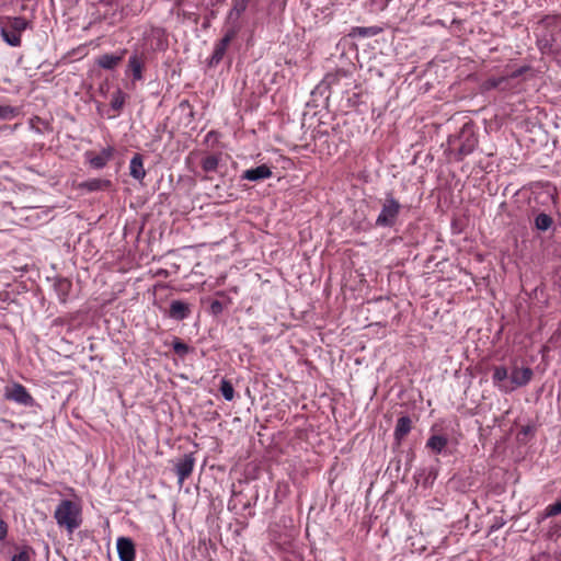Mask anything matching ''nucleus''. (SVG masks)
Instances as JSON below:
<instances>
[{"label": "nucleus", "mask_w": 561, "mask_h": 561, "mask_svg": "<svg viewBox=\"0 0 561 561\" xmlns=\"http://www.w3.org/2000/svg\"><path fill=\"white\" fill-rule=\"evenodd\" d=\"M152 34H153L154 36H157V37H162V36H164V34H165V33H164V30H163V28H161V27H154V28H152Z\"/></svg>", "instance_id": "35"}, {"label": "nucleus", "mask_w": 561, "mask_h": 561, "mask_svg": "<svg viewBox=\"0 0 561 561\" xmlns=\"http://www.w3.org/2000/svg\"><path fill=\"white\" fill-rule=\"evenodd\" d=\"M219 154H209L202 160V169L205 172H215L219 164Z\"/></svg>", "instance_id": "26"}, {"label": "nucleus", "mask_w": 561, "mask_h": 561, "mask_svg": "<svg viewBox=\"0 0 561 561\" xmlns=\"http://www.w3.org/2000/svg\"><path fill=\"white\" fill-rule=\"evenodd\" d=\"M19 115V108L11 105H0V119L9 121Z\"/></svg>", "instance_id": "29"}, {"label": "nucleus", "mask_w": 561, "mask_h": 561, "mask_svg": "<svg viewBox=\"0 0 561 561\" xmlns=\"http://www.w3.org/2000/svg\"><path fill=\"white\" fill-rule=\"evenodd\" d=\"M195 461L196 459L193 453L184 454L171 460L173 470L178 477L179 486H182L184 481L192 474Z\"/></svg>", "instance_id": "4"}, {"label": "nucleus", "mask_w": 561, "mask_h": 561, "mask_svg": "<svg viewBox=\"0 0 561 561\" xmlns=\"http://www.w3.org/2000/svg\"><path fill=\"white\" fill-rule=\"evenodd\" d=\"M129 174L133 179L141 182L146 176L144 158L140 153H135L129 162Z\"/></svg>", "instance_id": "14"}, {"label": "nucleus", "mask_w": 561, "mask_h": 561, "mask_svg": "<svg viewBox=\"0 0 561 561\" xmlns=\"http://www.w3.org/2000/svg\"><path fill=\"white\" fill-rule=\"evenodd\" d=\"M4 398L13 401L16 404L31 408L35 404L34 398L31 396L28 390L21 383L14 382L11 386L5 387Z\"/></svg>", "instance_id": "5"}, {"label": "nucleus", "mask_w": 561, "mask_h": 561, "mask_svg": "<svg viewBox=\"0 0 561 561\" xmlns=\"http://www.w3.org/2000/svg\"><path fill=\"white\" fill-rule=\"evenodd\" d=\"M503 525H504V523H503V522H501V523H494V524L490 527V531L499 530Z\"/></svg>", "instance_id": "37"}, {"label": "nucleus", "mask_w": 561, "mask_h": 561, "mask_svg": "<svg viewBox=\"0 0 561 561\" xmlns=\"http://www.w3.org/2000/svg\"><path fill=\"white\" fill-rule=\"evenodd\" d=\"M7 24L13 32L20 33L21 35L28 27V22L23 16L7 18Z\"/></svg>", "instance_id": "23"}, {"label": "nucleus", "mask_w": 561, "mask_h": 561, "mask_svg": "<svg viewBox=\"0 0 561 561\" xmlns=\"http://www.w3.org/2000/svg\"><path fill=\"white\" fill-rule=\"evenodd\" d=\"M523 71H524L523 69L517 70L516 72L513 73V77H517V76L522 75Z\"/></svg>", "instance_id": "39"}, {"label": "nucleus", "mask_w": 561, "mask_h": 561, "mask_svg": "<svg viewBox=\"0 0 561 561\" xmlns=\"http://www.w3.org/2000/svg\"><path fill=\"white\" fill-rule=\"evenodd\" d=\"M561 514V500L550 504L545 510V517H552Z\"/></svg>", "instance_id": "30"}, {"label": "nucleus", "mask_w": 561, "mask_h": 561, "mask_svg": "<svg viewBox=\"0 0 561 561\" xmlns=\"http://www.w3.org/2000/svg\"><path fill=\"white\" fill-rule=\"evenodd\" d=\"M553 219L546 213H540L535 217V227L540 231H547L551 228Z\"/></svg>", "instance_id": "25"}, {"label": "nucleus", "mask_w": 561, "mask_h": 561, "mask_svg": "<svg viewBox=\"0 0 561 561\" xmlns=\"http://www.w3.org/2000/svg\"><path fill=\"white\" fill-rule=\"evenodd\" d=\"M358 30H359V34L365 35V36L376 34L375 32H370V28L362 27Z\"/></svg>", "instance_id": "36"}, {"label": "nucleus", "mask_w": 561, "mask_h": 561, "mask_svg": "<svg viewBox=\"0 0 561 561\" xmlns=\"http://www.w3.org/2000/svg\"><path fill=\"white\" fill-rule=\"evenodd\" d=\"M553 43H554V37L551 34L550 35H542V36L537 38L538 48L540 49V51L542 54H551V53H553Z\"/></svg>", "instance_id": "24"}, {"label": "nucleus", "mask_w": 561, "mask_h": 561, "mask_svg": "<svg viewBox=\"0 0 561 561\" xmlns=\"http://www.w3.org/2000/svg\"><path fill=\"white\" fill-rule=\"evenodd\" d=\"M448 439L442 435H433L426 442V447L436 454H440L447 446Z\"/></svg>", "instance_id": "20"}, {"label": "nucleus", "mask_w": 561, "mask_h": 561, "mask_svg": "<svg viewBox=\"0 0 561 561\" xmlns=\"http://www.w3.org/2000/svg\"><path fill=\"white\" fill-rule=\"evenodd\" d=\"M125 54L126 49L121 50L118 54H104L99 56L95 62L100 68L113 70L122 62Z\"/></svg>", "instance_id": "10"}, {"label": "nucleus", "mask_w": 561, "mask_h": 561, "mask_svg": "<svg viewBox=\"0 0 561 561\" xmlns=\"http://www.w3.org/2000/svg\"><path fill=\"white\" fill-rule=\"evenodd\" d=\"M116 548L121 561H135L136 549L130 538L119 537L116 542Z\"/></svg>", "instance_id": "8"}, {"label": "nucleus", "mask_w": 561, "mask_h": 561, "mask_svg": "<svg viewBox=\"0 0 561 561\" xmlns=\"http://www.w3.org/2000/svg\"><path fill=\"white\" fill-rule=\"evenodd\" d=\"M554 21H556L554 16H546L545 19H542L540 21V23L546 25V26H550L552 23H554Z\"/></svg>", "instance_id": "34"}, {"label": "nucleus", "mask_w": 561, "mask_h": 561, "mask_svg": "<svg viewBox=\"0 0 561 561\" xmlns=\"http://www.w3.org/2000/svg\"><path fill=\"white\" fill-rule=\"evenodd\" d=\"M7 535V525L5 523L0 519V540H2Z\"/></svg>", "instance_id": "33"}, {"label": "nucleus", "mask_w": 561, "mask_h": 561, "mask_svg": "<svg viewBox=\"0 0 561 561\" xmlns=\"http://www.w3.org/2000/svg\"><path fill=\"white\" fill-rule=\"evenodd\" d=\"M530 431H531L530 426H525V427L522 428V433H524L525 435L530 433Z\"/></svg>", "instance_id": "38"}, {"label": "nucleus", "mask_w": 561, "mask_h": 561, "mask_svg": "<svg viewBox=\"0 0 561 561\" xmlns=\"http://www.w3.org/2000/svg\"><path fill=\"white\" fill-rule=\"evenodd\" d=\"M507 379H508V370L505 366H495L493 368V374H492L493 385L505 393L511 392L510 381H507Z\"/></svg>", "instance_id": "11"}, {"label": "nucleus", "mask_w": 561, "mask_h": 561, "mask_svg": "<svg viewBox=\"0 0 561 561\" xmlns=\"http://www.w3.org/2000/svg\"><path fill=\"white\" fill-rule=\"evenodd\" d=\"M272 170L266 164H261L256 168L248 169L241 174L242 180L257 182L272 176Z\"/></svg>", "instance_id": "12"}, {"label": "nucleus", "mask_w": 561, "mask_h": 561, "mask_svg": "<svg viewBox=\"0 0 561 561\" xmlns=\"http://www.w3.org/2000/svg\"><path fill=\"white\" fill-rule=\"evenodd\" d=\"M0 36L11 47L21 46V34L13 32L7 23L0 26Z\"/></svg>", "instance_id": "15"}, {"label": "nucleus", "mask_w": 561, "mask_h": 561, "mask_svg": "<svg viewBox=\"0 0 561 561\" xmlns=\"http://www.w3.org/2000/svg\"><path fill=\"white\" fill-rule=\"evenodd\" d=\"M251 0H232V7L228 12L229 21H238L245 12Z\"/></svg>", "instance_id": "19"}, {"label": "nucleus", "mask_w": 561, "mask_h": 561, "mask_svg": "<svg viewBox=\"0 0 561 561\" xmlns=\"http://www.w3.org/2000/svg\"><path fill=\"white\" fill-rule=\"evenodd\" d=\"M400 202L394 198L391 192L386 193L385 199L381 203V209L375 220V226L379 228H392L399 218L401 211Z\"/></svg>", "instance_id": "2"}, {"label": "nucleus", "mask_w": 561, "mask_h": 561, "mask_svg": "<svg viewBox=\"0 0 561 561\" xmlns=\"http://www.w3.org/2000/svg\"><path fill=\"white\" fill-rule=\"evenodd\" d=\"M72 284L68 278H57L54 283V290L60 302H66L71 291Z\"/></svg>", "instance_id": "17"}, {"label": "nucleus", "mask_w": 561, "mask_h": 561, "mask_svg": "<svg viewBox=\"0 0 561 561\" xmlns=\"http://www.w3.org/2000/svg\"><path fill=\"white\" fill-rule=\"evenodd\" d=\"M190 305L182 300H172L169 308V317L181 321L190 317Z\"/></svg>", "instance_id": "13"}, {"label": "nucleus", "mask_w": 561, "mask_h": 561, "mask_svg": "<svg viewBox=\"0 0 561 561\" xmlns=\"http://www.w3.org/2000/svg\"><path fill=\"white\" fill-rule=\"evenodd\" d=\"M534 376L530 367L514 366L510 375V388L514 391L516 388L528 385Z\"/></svg>", "instance_id": "7"}, {"label": "nucleus", "mask_w": 561, "mask_h": 561, "mask_svg": "<svg viewBox=\"0 0 561 561\" xmlns=\"http://www.w3.org/2000/svg\"><path fill=\"white\" fill-rule=\"evenodd\" d=\"M114 148L106 147L102 149V151L98 154H93L92 152H87L85 157L93 169L100 170L103 169L107 162L113 158Z\"/></svg>", "instance_id": "9"}, {"label": "nucleus", "mask_w": 561, "mask_h": 561, "mask_svg": "<svg viewBox=\"0 0 561 561\" xmlns=\"http://www.w3.org/2000/svg\"><path fill=\"white\" fill-rule=\"evenodd\" d=\"M411 428L412 421L408 415L399 417L393 433L394 439L400 443L410 433Z\"/></svg>", "instance_id": "16"}, {"label": "nucleus", "mask_w": 561, "mask_h": 561, "mask_svg": "<svg viewBox=\"0 0 561 561\" xmlns=\"http://www.w3.org/2000/svg\"><path fill=\"white\" fill-rule=\"evenodd\" d=\"M239 28L233 26L225 32L220 41L215 44L214 51L208 60L209 67H216L222 60L231 41L237 36Z\"/></svg>", "instance_id": "6"}, {"label": "nucleus", "mask_w": 561, "mask_h": 561, "mask_svg": "<svg viewBox=\"0 0 561 561\" xmlns=\"http://www.w3.org/2000/svg\"><path fill=\"white\" fill-rule=\"evenodd\" d=\"M126 98H127L126 93H124L121 89H116L112 93L111 103H110L111 108L113 111H115L116 113H119L125 105Z\"/></svg>", "instance_id": "21"}, {"label": "nucleus", "mask_w": 561, "mask_h": 561, "mask_svg": "<svg viewBox=\"0 0 561 561\" xmlns=\"http://www.w3.org/2000/svg\"><path fill=\"white\" fill-rule=\"evenodd\" d=\"M54 517L60 527L72 534L82 523L80 506L70 500H62L56 507Z\"/></svg>", "instance_id": "1"}, {"label": "nucleus", "mask_w": 561, "mask_h": 561, "mask_svg": "<svg viewBox=\"0 0 561 561\" xmlns=\"http://www.w3.org/2000/svg\"><path fill=\"white\" fill-rule=\"evenodd\" d=\"M11 561H30L28 548H24L19 553L14 554Z\"/></svg>", "instance_id": "31"}, {"label": "nucleus", "mask_w": 561, "mask_h": 561, "mask_svg": "<svg viewBox=\"0 0 561 561\" xmlns=\"http://www.w3.org/2000/svg\"><path fill=\"white\" fill-rule=\"evenodd\" d=\"M220 392H221V396L224 397L225 400L227 401H231L234 397V389H233V386L232 383L222 378L221 381H220V388H219Z\"/></svg>", "instance_id": "27"}, {"label": "nucleus", "mask_w": 561, "mask_h": 561, "mask_svg": "<svg viewBox=\"0 0 561 561\" xmlns=\"http://www.w3.org/2000/svg\"><path fill=\"white\" fill-rule=\"evenodd\" d=\"M172 348L176 355L184 357L191 352V347L179 337H174Z\"/></svg>", "instance_id": "28"}, {"label": "nucleus", "mask_w": 561, "mask_h": 561, "mask_svg": "<svg viewBox=\"0 0 561 561\" xmlns=\"http://www.w3.org/2000/svg\"><path fill=\"white\" fill-rule=\"evenodd\" d=\"M224 310V305L221 301L219 300H213L211 304H210V311L213 314L217 316L219 313H221Z\"/></svg>", "instance_id": "32"}, {"label": "nucleus", "mask_w": 561, "mask_h": 561, "mask_svg": "<svg viewBox=\"0 0 561 561\" xmlns=\"http://www.w3.org/2000/svg\"><path fill=\"white\" fill-rule=\"evenodd\" d=\"M82 187L90 192L101 191L111 186V181L103 179H91L81 184Z\"/></svg>", "instance_id": "22"}, {"label": "nucleus", "mask_w": 561, "mask_h": 561, "mask_svg": "<svg viewBox=\"0 0 561 561\" xmlns=\"http://www.w3.org/2000/svg\"><path fill=\"white\" fill-rule=\"evenodd\" d=\"M456 140L459 141V147L455 153V158L457 161H461L465 157L471 154L478 145V137L472 126L469 124H465L458 137L455 138L454 140L450 139L449 142Z\"/></svg>", "instance_id": "3"}, {"label": "nucleus", "mask_w": 561, "mask_h": 561, "mask_svg": "<svg viewBox=\"0 0 561 561\" xmlns=\"http://www.w3.org/2000/svg\"><path fill=\"white\" fill-rule=\"evenodd\" d=\"M142 59L137 54L131 55L128 59V69L131 71L133 79L135 81H140L142 79Z\"/></svg>", "instance_id": "18"}]
</instances>
